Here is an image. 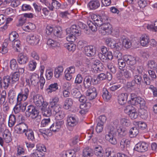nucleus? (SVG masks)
I'll use <instances>...</instances> for the list:
<instances>
[{"label": "nucleus", "instance_id": "obj_12", "mask_svg": "<svg viewBox=\"0 0 157 157\" xmlns=\"http://www.w3.org/2000/svg\"><path fill=\"white\" fill-rule=\"evenodd\" d=\"M84 52L87 56L90 57L94 56L96 53V49L93 46H87L85 47Z\"/></svg>", "mask_w": 157, "mask_h": 157}, {"label": "nucleus", "instance_id": "obj_45", "mask_svg": "<svg viewBox=\"0 0 157 157\" xmlns=\"http://www.w3.org/2000/svg\"><path fill=\"white\" fill-rule=\"evenodd\" d=\"M19 35L16 32H12L9 34V40L12 42L18 39Z\"/></svg>", "mask_w": 157, "mask_h": 157}, {"label": "nucleus", "instance_id": "obj_35", "mask_svg": "<svg viewBox=\"0 0 157 157\" xmlns=\"http://www.w3.org/2000/svg\"><path fill=\"white\" fill-rule=\"evenodd\" d=\"M58 89V85L57 83H55L50 84L47 89L48 93H51L53 91H56Z\"/></svg>", "mask_w": 157, "mask_h": 157}, {"label": "nucleus", "instance_id": "obj_18", "mask_svg": "<svg viewBox=\"0 0 157 157\" xmlns=\"http://www.w3.org/2000/svg\"><path fill=\"white\" fill-rule=\"evenodd\" d=\"M90 16L98 27L100 26L101 25L102 23V20L99 15H97L96 14L91 13L89 14V18Z\"/></svg>", "mask_w": 157, "mask_h": 157}, {"label": "nucleus", "instance_id": "obj_8", "mask_svg": "<svg viewBox=\"0 0 157 157\" xmlns=\"http://www.w3.org/2000/svg\"><path fill=\"white\" fill-rule=\"evenodd\" d=\"M75 68L72 66L67 68L65 72V77L67 80H70L72 78L73 75L75 72Z\"/></svg>", "mask_w": 157, "mask_h": 157}, {"label": "nucleus", "instance_id": "obj_22", "mask_svg": "<svg viewBox=\"0 0 157 157\" xmlns=\"http://www.w3.org/2000/svg\"><path fill=\"white\" fill-rule=\"evenodd\" d=\"M27 105V104L26 102L23 104L19 103L14 108V112L16 113H17L21 112H24L26 109Z\"/></svg>", "mask_w": 157, "mask_h": 157}, {"label": "nucleus", "instance_id": "obj_9", "mask_svg": "<svg viewBox=\"0 0 157 157\" xmlns=\"http://www.w3.org/2000/svg\"><path fill=\"white\" fill-rule=\"evenodd\" d=\"M148 146V144L145 142H140L135 145L134 149L139 152H143L147 150Z\"/></svg>", "mask_w": 157, "mask_h": 157}, {"label": "nucleus", "instance_id": "obj_37", "mask_svg": "<svg viewBox=\"0 0 157 157\" xmlns=\"http://www.w3.org/2000/svg\"><path fill=\"white\" fill-rule=\"evenodd\" d=\"M93 155L92 150L89 148L86 147L83 151V155L84 157H90Z\"/></svg>", "mask_w": 157, "mask_h": 157}, {"label": "nucleus", "instance_id": "obj_16", "mask_svg": "<svg viewBox=\"0 0 157 157\" xmlns=\"http://www.w3.org/2000/svg\"><path fill=\"white\" fill-rule=\"evenodd\" d=\"M33 102L37 107H41L42 105V102H44V99L42 96L37 94L33 96Z\"/></svg>", "mask_w": 157, "mask_h": 157}, {"label": "nucleus", "instance_id": "obj_25", "mask_svg": "<svg viewBox=\"0 0 157 157\" xmlns=\"http://www.w3.org/2000/svg\"><path fill=\"white\" fill-rule=\"evenodd\" d=\"M94 152L97 157H102L103 155L104 151L101 147L98 146L95 147Z\"/></svg>", "mask_w": 157, "mask_h": 157}, {"label": "nucleus", "instance_id": "obj_57", "mask_svg": "<svg viewBox=\"0 0 157 157\" xmlns=\"http://www.w3.org/2000/svg\"><path fill=\"white\" fill-rule=\"evenodd\" d=\"M130 142L128 140L125 138H123L120 142V145L121 148H124L125 146L130 144Z\"/></svg>", "mask_w": 157, "mask_h": 157}, {"label": "nucleus", "instance_id": "obj_34", "mask_svg": "<svg viewBox=\"0 0 157 157\" xmlns=\"http://www.w3.org/2000/svg\"><path fill=\"white\" fill-rule=\"evenodd\" d=\"M73 104V101L71 98H66L63 107L65 109H68L72 106Z\"/></svg>", "mask_w": 157, "mask_h": 157}, {"label": "nucleus", "instance_id": "obj_4", "mask_svg": "<svg viewBox=\"0 0 157 157\" xmlns=\"http://www.w3.org/2000/svg\"><path fill=\"white\" fill-rule=\"evenodd\" d=\"M40 40L39 36L36 34H30L27 37V40L29 43L33 46L38 44Z\"/></svg>", "mask_w": 157, "mask_h": 157}, {"label": "nucleus", "instance_id": "obj_24", "mask_svg": "<svg viewBox=\"0 0 157 157\" xmlns=\"http://www.w3.org/2000/svg\"><path fill=\"white\" fill-rule=\"evenodd\" d=\"M63 68L59 66L55 68L54 71V76L55 78H59L63 74Z\"/></svg>", "mask_w": 157, "mask_h": 157}, {"label": "nucleus", "instance_id": "obj_2", "mask_svg": "<svg viewBox=\"0 0 157 157\" xmlns=\"http://www.w3.org/2000/svg\"><path fill=\"white\" fill-rule=\"evenodd\" d=\"M39 75L35 73H33L30 74L29 78H26V82L29 85H30L31 84L32 85L36 86L39 82Z\"/></svg>", "mask_w": 157, "mask_h": 157}, {"label": "nucleus", "instance_id": "obj_17", "mask_svg": "<svg viewBox=\"0 0 157 157\" xmlns=\"http://www.w3.org/2000/svg\"><path fill=\"white\" fill-rule=\"evenodd\" d=\"M27 112L30 113L29 116L32 118H35L36 117H40L38 116V112L36 108L33 105H29L28 107Z\"/></svg>", "mask_w": 157, "mask_h": 157}, {"label": "nucleus", "instance_id": "obj_40", "mask_svg": "<svg viewBox=\"0 0 157 157\" xmlns=\"http://www.w3.org/2000/svg\"><path fill=\"white\" fill-rule=\"evenodd\" d=\"M111 95L106 89L104 88L103 90L102 97L105 101H108L110 99Z\"/></svg>", "mask_w": 157, "mask_h": 157}, {"label": "nucleus", "instance_id": "obj_15", "mask_svg": "<svg viewBox=\"0 0 157 157\" xmlns=\"http://www.w3.org/2000/svg\"><path fill=\"white\" fill-rule=\"evenodd\" d=\"M67 33H71L76 36H79L81 35V32L78 29V27L76 25H73L70 28H67L66 29Z\"/></svg>", "mask_w": 157, "mask_h": 157}, {"label": "nucleus", "instance_id": "obj_36", "mask_svg": "<svg viewBox=\"0 0 157 157\" xmlns=\"http://www.w3.org/2000/svg\"><path fill=\"white\" fill-rule=\"evenodd\" d=\"M117 130L119 136L121 137L125 136L127 132L126 128L122 127H119Z\"/></svg>", "mask_w": 157, "mask_h": 157}, {"label": "nucleus", "instance_id": "obj_3", "mask_svg": "<svg viewBox=\"0 0 157 157\" xmlns=\"http://www.w3.org/2000/svg\"><path fill=\"white\" fill-rule=\"evenodd\" d=\"M99 27V31L103 35L105 33L109 34L112 33V25L109 23L101 24Z\"/></svg>", "mask_w": 157, "mask_h": 157}, {"label": "nucleus", "instance_id": "obj_48", "mask_svg": "<svg viewBox=\"0 0 157 157\" xmlns=\"http://www.w3.org/2000/svg\"><path fill=\"white\" fill-rule=\"evenodd\" d=\"M67 35L66 39L68 41L73 42L75 41L76 39V35L71 33H67Z\"/></svg>", "mask_w": 157, "mask_h": 157}, {"label": "nucleus", "instance_id": "obj_39", "mask_svg": "<svg viewBox=\"0 0 157 157\" xmlns=\"http://www.w3.org/2000/svg\"><path fill=\"white\" fill-rule=\"evenodd\" d=\"M10 76L7 75L4 76L3 78V87L5 89L8 88L10 83Z\"/></svg>", "mask_w": 157, "mask_h": 157}, {"label": "nucleus", "instance_id": "obj_1", "mask_svg": "<svg viewBox=\"0 0 157 157\" xmlns=\"http://www.w3.org/2000/svg\"><path fill=\"white\" fill-rule=\"evenodd\" d=\"M115 131L114 128L112 127L108 130L105 135V139L111 144L115 145L117 143V140L116 137Z\"/></svg>", "mask_w": 157, "mask_h": 157}, {"label": "nucleus", "instance_id": "obj_49", "mask_svg": "<svg viewBox=\"0 0 157 157\" xmlns=\"http://www.w3.org/2000/svg\"><path fill=\"white\" fill-rule=\"evenodd\" d=\"M37 63L35 61L33 60H30L28 64L29 68L30 71H34L36 67Z\"/></svg>", "mask_w": 157, "mask_h": 157}, {"label": "nucleus", "instance_id": "obj_23", "mask_svg": "<svg viewBox=\"0 0 157 157\" xmlns=\"http://www.w3.org/2000/svg\"><path fill=\"white\" fill-rule=\"evenodd\" d=\"M3 139L6 143H9L12 140L11 134L9 130L6 129L4 131Z\"/></svg>", "mask_w": 157, "mask_h": 157}, {"label": "nucleus", "instance_id": "obj_26", "mask_svg": "<svg viewBox=\"0 0 157 157\" xmlns=\"http://www.w3.org/2000/svg\"><path fill=\"white\" fill-rule=\"evenodd\" d=\"M89 6L90 9L95 10L100 6V3L98 0H92L89 3Z\"/></svg>", "mask_w": 157, "mask_h": 157}, {"label": "nucleus", "instance_id": "obj_20", "mask_svg": "<svg viewBox=\"0 0 157 157\" xmlns=\"http://www.w3.org/2000/svg\"><path fill=\"white\" fill-rule=\"evenodd\" d=\"M149 42V37L146 34L142 35L140 37V44L143 46H147Z\"/></svg>", "mask_w": 157, "mask_h": 157}, {"label": "nucleus", "instance_id": "obj_58", "mask_svg": "<svg viewBox=\"0 0 157 157\" xmlns=\"http://www.w3.org/2000/svg\"><path fill=\"white\" fill-rule=\"evenodd\" d=\"M141 76L139 75H136L134 76V80L135 83L138 85H140L142 81Z\"/></svg>", "mask_w": 157, "mask_h": 157}, {"label": "nucleus", "instance_id": "obj_33", "mask_svg": "<svg viewBox=\"0 0 157 157\" xmlns=\"http://www.w3.org/2000/svg\"><path fill=\"white\" fill-rule=\"evenodd\" d=\"M105 42L108 45L113 48H114L116 44V39H114L111 38H107L105 39Z\"/></svg>", "mask_w": 157, "mask_h": 157}, {"label": "nucleus", "instance_id": "obj_19", "mask_svg": "<svg viewBox=\"0 0 157 157\" xmlns=\"http://www.w3.org/2000/svg\"><path fill=\"white\" fill-rule=\"evenodd\" d=\"M64 124L63 121H59L54 123L50 127V130L54 132H57L59 131L62 125Z\"/></svg>", "mask_w": 157, "mask_h": 157}, {"label": "nucleus", "instance_id": "obj_50", "mask_svg": "<svg viewBox=\"0 0 157 157\" xmlns=\"http://www.w3.org/2000/svg\"><path fill=\"white\" fill-rule=\"evenodd\" d=\"M31 155L33 157H44V155L43 152H40L35 150L31 154Z\"/></svg>", "mask_w": 157, "mask_h": 157}, {"label": "nucleus", "instance_id": "obj_42", "mask_svg": "<svg viewBox=\"0 0 157 157\" xmlns=\"http://www.w3.org/2000/svg\"><path fill=\"white\" fill-rule=\"evenodd\" d=\"M16 122V117L14 115H10L9 117L8 125L9 127H12L13 126Z\"/></svg>", "mask_w": 157, "mask_h": 157}, {"label": "nucleus", "instance_id": "obj_21", "mask_svg": "<svg viewBox=\"0 0 157 157\" xmlns=\"http://www.w3.org/2000/svg\"><path fill=\"white\" fill-rule=\"evenodd\" d=\"M128 94L127 93H123L119 94L118 96V101L121 105L124 104L126 102Z\"/></svg>", "mask_w": 157, "mask_h": 157}, {"label": "nucleus", "instance_id": "obj_38", "mask_svg": "<svg viewBox=\"0 0 157 157\" xmlns=\"http://www.w3.org/2000/svg\"><path fill=\"white\" fill-rule=\"evenodd\" d=\"M123 46L127 48H130L131 46V42L130 40L127 38H123L122 40Z\"/></svg>", "mask_w": 157, "mask_h": 157}, {"label": "nucleus", "instance_id": "obj_44", "mask_svg": "<svg viewBox=\"0 0 157 157\" xmlns=\"http://www.w3.org/2000/svg\"><path fill=\"white\" fill-rule=\"evenodd\" d=\"M47 44L50 47H55L59 46V43L54 40L49 39L47 41Z\"/></svg>", "mask_w": 157, "mask_h": 157}, {"label": "nucleus", "instance_id": "obj_41", "mask_svg": "<svg viewBox=\"0 0 157 157\" xmlns=\"http://www.w3.org/2000/svg\"><path fill=\"white\" fill-rule=\"evenodd\" d=\"M42 112L44 116L47 117L50 116L52 113V109L49 105L48 108L42 110Z\"/></svg>", "mask_w": 157, "mask_h": 157}, {"label": "nucleus", "instance_id": "obj_5", "mask_svg": "<svg viewBox=\"0 0 157 157\" xmlns=\"http://www.w3.org/2000/svg\"><path fill=\"white\" fill-rule=\"evenodd\" d=\"M118 79L125 80L128 79L132 77L131 73L126 69H124L121 71L117 75Z\"/></svg>", "mask_w": 157, "mask_h": 157}, {"label": "nucleus", "instance_id": "obj_7", "mask_svg": "<svg viewBox=\"0 0 157 157\" xmlns=\"http://www.w3.org/2000/svg\"><path fill=\"white\" fill-rule=\"evenodd\" d=\"M14 129L16 133L21 134L25 133L28 128L27 124L24 123H20L15 126Z\"/></svg>", "mask_w": 157, "mask_h": 157}, {"label": "nucleus", "instance_id": "obj_6", "mask_svg": "<svg viewBox=\"0 0 157 157\" xmlns=\"http://www.w3.org/2000/svg\"><path fill=\"white\" fill-rule=\"evenodd\" d=\"M29 94L28 88H25L19 93L17 98L18 101H25L27 98Z\"/></svg>", "mask_w": 157, "mask_h": 157}, {"label": "nucleus", "instance_id": "obj_51", "mask_svg": "<svg viewBox=\"0 0 157 157\" xmlns=\"http://www.w3.org/2000/svg\"><path fill=\"white\" fill-rule=\"evenodd\" d=\"M18 64L15 59H13L10 62V67L11 69L13 70H17L18 67Z\"/></svg>", "mask_w": 157, "mask_h": 157}, {"label": "nucleus", "instance_id": "obj_56", "mask_svg": "<svg viewBox=\"0 0 157 157\" xmlns=\"http://www.w3.org/2000/svg\"><path fill=\"white\" fill-rule=\"evenodd\" d=\"M147 64L149 68L155 69L157 68V63L154 60H151L148 61Z\"/></svg>", "mask_w": 157, "mask_h": 157}, {"label": "nucleus", "instance_id": "obj_31", "mask_svg": "<svg viewBox=\"0 0 157 157\" xmlns=\"http://www.w3.org/2000/svg\"><path fill=\"white\" fill-rule=\"evenodd\" d=\"M39 131V134L42 135L44 138H46L47 136H50L52 135L51 131L49 129H40Z\"/></svg>", "mask_w": 157, "mask_h": 157}, {"label": "nucleus", "instance_id": "obj_27", "mask_svg": "<svg viewBox=\"0 0 157 157\" xmlns=\"http://www.w3.org/2000/svg\"><path fill=\"white\" fill-rule=\"evenodd\" d=\"M92 78L90 76H86L83 81V85L86 88H88L91 85Z\"/></svg>", "mask_w": 157, "mask_h": 157}, {"label": "nucleus", "instance_id": "obj_11", "mask_svg": "<svg viewBox=\"0 0 157 157\" xmlns=\"http://www.w3.org/2000/svg\"><path fill=\"white\" fill-rule=\"evenodd\" d=\"M29 60L28 56L23 53H21L18 56L17 60L20 65H25L27 63Z\"/></svg>", "mask_w": 157, "mask_h": 157}, {"label": "nucleus", "instance_id": "obj_28", "mask_svg": "<svg viewBox=\"0 0 157 157\" xmlns=\"http://www.w3.org/2000/svg\"><path fill=\"white\" fill-rule=\"evenodd\" d=\"M25 134L28 140L32 141L34 140V132L32 129H28L25 132Z\"/></svg>", "mask_w": 157, "mask_h": 157}, {"label": "nucleus", "instance_id": "obj_47", "mask_svg": "<svg viewBox=\"0 0 157 157\" xmlns=\"http://www.w3.org/2000/svg\"><path fill=\"white\" fill-rule=\"evenodd\" d=\"M64 47L70 51H74L75 49V45L73 43H68L64 44Z\"/></svg>", "mask_w": 157, "mask_h": 157}, {"label": "nucleus", "instance_id": "obj_46", "mask_svg": "<svg viewBox=\"0 0 157 157\" xmlns=\"http://www.w3.org/2000/svg\"><path fill=\"white\" fill-rule=\"evenodd\" d=\"M129 133L131 137H135L138 134L139 130L136 127H132L129 130Z\"/></svg>", "mask_w": 157, "mask_h": 157}, {"label": "nucleus", "instance_id": "obj_43", "mask_svg": "<svg viewBox=\"0 0 157 157\" xmlns=\"http://www.w3.org/2000/svg\"><path fill=\"white\" fill-rule=\"evenodd\" d=\"M36 28L35 24L31 23H28L24 27V30L28 32H30Z\"/></svg>", "mask_w": 157, "mask_h": 157}, {"label": "nucleus", "instance_id": "obj_54", "mask_svg": "<svg viewBox=\"0 0 157 157\" xmlns=\"http://www.w3.org/2000/svg\"><path fill=\"white\" fill-rule=\"evenodd\" d=\"M53 70L51 69H48L46 70L45 75L47 80H49L52 78L53 75Z\"/></svg>", "mask_w": 157, "mask_h": 157}, {"label": "nucleus", "instance_id": "obj_32", "mask_svg": "<svg viewBox=\"0 0 157 157\" xmlns=\"http://www.w3.org/2000/svg\"><path fill=\"white\" fill-rule=\"evenodd\" d=\"M54 35L57 37L61 38L62 37V32L61 27L59 26H56L54 29Z\"/></svg>", "mask_w": 157, "mask_h": 157}, {"label": "nucleus", "instance_id": "obj_59", "mask_svg": "<svg viewBox=\"0 0 157 157\" xmlns=\"http://www.w3.org/2000/svg\"><path fill=\"white\" fill-rule=\"evenodd\" d=\"M107 67L112 73H115L116 72V69L113 63L111 62L107 64Z\"/></svg>", "mask_w": 157, "mask_h": 157}, {"label": "nucleus", "instance_id": "obj_10", "mask_svg": "<svg viewBox=\"0 0 157 157\" xmlns=\"http://www.w3.org/2000/svg\"><path fill=\"white\" fill-rule=\"evenodd\" d=\"M86 95L90 100L94 99L97 95L96 88L93 86L91 87L86 91Z\"/></svg>", "mask_w": 157, "mask_h": 157}, {"label": "nucleus", "instance_id": "obj_52", "mask_svg": "<svg viewBox=\"0 0 157 157\" xmlns=\"http://www.w3.org/2000/svg\"><path fill=\"white\" fill-rule=\"evenodd\" d=\"M91 106V104L89 102H86L83 103H82L80 105V107L81 109H83L84 110H88L90 108Z\"/></svg>", "mask_w": 157, "mask_h": 157}, {"label": "nucleus", "instance_id": "obj_60", "mask_svg": "<svg viewBox=\"0 0 157 157\" xmlns=\"http://www.w3.org/2000/svg\"><path fill=\"white\" fill-rule=\"evenodd\" d=\"M18 19L19 25V26L22 25L26 21V18L23 14L20 15L18 17Z\"/></svg>", "mask_w": 157, "mask_h": 157}, {"label": "nucleus", "instance_id": "obj_63", "mask_svg": "<svg viewBox=\"0 0 157 157\" xmlns=\"http://www.w3.org/2000/svg\"><path fill=\"white\" fill-rule=\"evenodd\" d=\"M121 124L123 126H128L130 125L129 121L126 118H123L120 120Z\"/></svg>", "mask_w": 157, "mask_h": 157}, {"label": "nucleus", "instance_id": "obj_53", "mask_svg": "<svg viewBox=\"0 0 157 157\" xmlns=\"http://www.w3.org/2000/svg\"><path fill=\"white\" fill-rule=\"evenodd\" d=\"M88 24L90 29L93 32H96L97 30V27L95 23L94 24L91 21H87Z\"/></svg>", "mask_w": 157, "mask_h": 157}, {"label": "nucleus", "instance_id": "obj_61", "mask_svg": "<svg viewBox=\"0 0 157 157\" xmlns=\"http://www.w3.org/2000/svg\"><path fill=\"white\" fill-rule=\"evenodd\" d=\"M140 113L141 117L142 119H147L148 117V113L146 110L141 109L140 110Z\"/></svg>", "mask_w": 157, "mask_h": 157}, {"label": "nucleus", "instance_id": "obj_62", "mask_svg": "<svg viewBox=\"0 0 157 157\" xmlns=\"http://www.w3.org/2000/svg\"><path fill=\"white\" fill-rule=\"evenodd\" d=\"M71 93L73 96L76 98H79L81 95L80 92L75 88L72 90Z\"/></svg>", "mask_w": 157, "mask_h": 157}, {"label": "nucleus", "instance_id": "obj_64", "mask_svg": "<svg viewBox=\"0 0 157 157\" xmlns=\"http://www.w3.org/2000/svg\"><path fill=\"white\" fill-rule=\"evenodd\" d=\"M105 157H115L114 153L111 151V149L107 148L105 150Z\"/></svg>", "mask_w": 157, "mask_h": 157}, {"label": "nucleus", "instance_id": "obj_14", "mask_svg": "<svg viewBox=\"0 0 157 157\" xmlns=\"http://www.w3.org/2000/svg\"><path fill=\"white\" fill-rule=\"evenodd\" d=\"M124 61L128 65L133 66L136 63V58L130 55H125L123 57Z\"/></svg>", "mask_w": 157, "mask_h": 157}, {"label": "nucleus", "instance_id": "obj_30", "mask_svg": "<svg viewBox=\"0 0 157 157\" xmlns=\"http://www.w3.org/2000/svg\"><path fill=\"white\" fill-rule=\"evenodd\" d=\"M101 51L102 53H99L98 54V56L101 60H104L105 59L106 54L108 52L107 48L104 46H102L101 48Z\"/></svg>", "mask_w": 157, "mask_h": 157}, {"label": "nucleus", "instance_id": "obj_13", "mask_svg": "<svg viewBox=\"0 0 157 157\" xmlns=\"http://www.w3.org/2000/svg\"><path fill=\"white\" fill-rule=\"evenodd\" d=\"M67 125L71 127L75 126L78 123V120L75 116H69L67 118Z\"/></svg>", "mask_w": 157, "mask_h": 157}, {"label": "nucleus", "instance_id": "obj_55", "mask_svg": "<svg viewBox=\"0 0 157 157\" xmlns=\"http://www.w3.org/2000/svg\"><path fill=\"white\" fill-rule=\"evenodd\" d=\"M132 119H134L137 118L138 113L134 108L128 114Z\"/></svg>", "mask_w": 157, "mask_h": 157}, {"label": "nucleus", "instance_id": "obj_29", "mask_svg": "<svg viewBox=\"0 0 157 157\" xmlns=\"http://www.w3.org/2000/svg\"><path fill=\"white\" fill-rule=\"evenodd\" d=\"M12 44L13 47L16 49L17 52H20L21 50V42L18 39L12 42Z\"/></svg>", "mask_w": 157, "mask_h": 157}]
</instances>
